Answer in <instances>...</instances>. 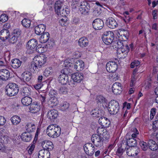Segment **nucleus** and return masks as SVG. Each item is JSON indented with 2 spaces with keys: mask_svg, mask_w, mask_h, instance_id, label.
I'll return each mask as SVG.
<instances>
[{
  "mask_svg": "<svg viewBox=\"0 0 158 158\" xmlns=\"http://www.w3.org/2000/svg\"><path fill=\"white\" fill-rule=\"evenodd\" d=\"M10 35L9 31L6 29H3L0 32V38L5 40L7 39Z\"/></svg>",
  "mask_w": 158,
  "mask_h": 158,
  "instance_id": "obj_29",
  "label": "nucleus"
},
{
  "mask_svg": "<svg viewBox=\"0 0 158 158\" xmlns=\"http://www.w3.org/2000/svg\"><path fill=\"white\" fill-rule=\"evenodd\" d=\"M41 145L44 149L51 150L53 148V144L50 141L46 140L43 141Z\"/></svg>",
  "mask_w": 158,
  "mask_h": 158,
  "instance_id": "obj_23",
  "label": "nucleus"
},
{
  "mask_svg": "<svg viewBox=\"0 0 158 158\" xmlns=\"http://www.w3.org/2000/svg\"><path fill=\"white\" fill-rule=\"evenodd\" d=\"M18 86L14 83H10L6 86L5 92L9 96H13L16 95L19 92Z\"/></svg>",
  "mask_w": 158,
  "mask_h": 158,
  "instance_id": "obj_2",
  "label": "nucleus"
},
{
  "mask_svg": "<svg viewBox=\"0 0 158 158\" xmlns=\"http://www.w3.org/2000/svg\"><path fill=\"white\" fill-rule=\"evenodd\" d=\"M92 25L95 30H99L102 28L104 26V23L102 19H97L93 21Z\"/></svg>",
  "mask_w": 158,
  "mask_h": 158,
  "instance_id": "obj_12",
  "label": "nucleus"
},
{
  "mask_svg": "<svg viewBox=\"0 0 158 158\" xmlns=\"http://www.w3.org/2000/svg\"><path fill=\"white\" fill-rule=\"evenodd\" d=\"M116 36L117 37H118L119 40L125 41L128 39V33L124 30L120 29L118 31Z\"/></svg>",
  "mask_w": 158,
  "mask_h": 158,
  "instance_id": "obj_11",
  "label": "nucleus"
},
{
  "mask_svg": "<svg viewBox=\"0 0 158 158\" xmlns=\"http://www.w3.org/2000/svg\"><path fill=\"white\" fill-rule=\"evenodd\" d=\"M37 41L35 39H32L28 41L27 43L26 47L28 50H31L32 51L37 45Z\"/></svg>",
  "mask_w": 158,
  "mask_h": 158,
  "instance_id": "obj_13",
  "label": "nucleus"
},
{
  "mask_svg": "<svg viewBox=\"0 0 158 158\" xmlns=\"http://www.w3.org/2000/svg\"><path fill=\"white\" fill-rule=\"evenodd\" d=\"M32 99L30 97L27 96L24 97L21 100L22 104L26 106L30 105L32 102Z\"/></svg>",
  "mask_w": 158,
  "mask_h": 158,
  "instance_id": "obj_40",
  "label": "nucleus"
},
{
  "mask_svg": "<svg viewBox=\"0 0 158 158\" xmlns=\"http://www.w3.org/2000/svg\"><path fill=\"white\" fill-rule=\"evenodd\" d=\"M135 133H133L131 135V138H133L134 139L136 138L139 134V131L136 128H135L134 130Z\"/></svg>",
  "mask_w": 158,
  "mask_h": 158,
  "instance_id": "obj_62",
  "label": "nucleus"
},
{
  "mask_svg": "<svg viewBox=\"0 0 158 158\" xmlns=\"http://www.w3.org/2000/svg\"><path fill=\"white\" fill-rule=\"evenodd\" d=\"M21 120L20 117L16 115L13 116L10 118L11 123L14 125H16L18 124L21 122Z\"/></svg>",
  "mask_w": 158,
  "mask_h": 158,
  "instance_id": "obj_37",
  "label": "nucleus"
},
{
  "mask_svg": "<svg viewBox=\"0 0 158 158\" xmlns=\"http://www.w3.org/2000/svg\"><path fill=\"white\" fill-rule=\"evenodd\" d=\"M35 147L34 144H32L31 146L29 147L28 152L29 154H31Z\"/></svg>",
  "mask_w": 158,
  "mask_h": 158,
  "instance_id": "obj_64",
  "label": "nucleus"
},
{
  "mask_svg": "<svg viewBox=\"0 0 158 158\" xmlns=\"http://www.w3.org/2000/svg\"><path fill=\"white\" fill-rule=\"evenodd\" d=\"M22 62L18 59H12L11 62V66L14 69H17L20 67Z\"/></svg>",
  "mask_w": 158,
  "mask_h": 158,
  "instance_id": "obj_31",
  "label": "nucleus"
},
{
  "mask_svg": "<svg viewBox=\"0 0 158 158\" xmlns=\"http://www.w3.org/2000/svg\"><path fill=\"white\" fill-rule=\"evenodd\" d=\"M67 22V18L66 16L63 17L60 20H59L60 24L62 26H66L67 24L66 23Z\"/></svg>",
  "mask_w": 158,
  "mask_h": 158,
  "instance_id": "obj_48",
  "label": "nucleus"
},
{
  "mask_svg": "<svg viewBox=\"0 0 158 158\" xmlns=\"http://www.w3.org/2000/svg\"><path fill=\"white\" fill-rule=\"evenodd\" d=\"M130 48L128 45L125 43L121 49L117 50L118 57L119 58H124L126 56L127 54L129 52Z\"/></svg>",
  "mask_w": 158,
  "mask_h": 158,
  "instance_id": "obj_7",
  "label": "nucleus"
},
{
  "mask_svg": "<svg viewBox=\"0 0 158 158\" xmlns=\"http://www.w3.org/2000/svg\"><path fill=\"white\" fill-rule=\"evenodd\" d=\"M106 69L108 72L114 73L117 69V64L114 61H109L106 64Z\"/></svg>",
  "mask_w": 158,
  "mask_h": 158,
  "instance_id": "obj_10",
  "label": "nucleus"
},
{
  "mask_svg": "<svg viewBox=\"0 0 158 158\" xmlns=\"http://www.w3.org/2000/svg\"><path fill=\"white\" fill-rule=\"evenodd\" d=\"M106 24L109 27L112 29L115 28L118 25L116 21L112 17L109 18L106 20Z\"/></svg>",
  "mask_w": 158,
  "mask_h": 158,
  "instance_id": "obj_20",
  "label": "nucleus"
},
{
  "mask_svg": "<svg viewBox=\"0 0 158 158\" xmlns=\"http://www.w3.org/2000/svg\"><path fill=\"white\" fill-rule=\"evenodd\" d=\"M42 66L38 63L37 62L34 60V61L32 62L31 66V69L32 71L35 73H38L41 70Z\"/></svg>",
  "mask_w": 158,
  "mask_h": 158,
  "instance_id": "obj_16",
  "label": "nucleus"
},
{
  "mask_svg": "<svg viewBox=\"0 0 158 158\" xmlns=\"http://www.w3.org/2000/svg\"><path fill=\"white\" fill-rule=\"evenodd\" d=\"M96 101L98 103L104 104L106 102V99L103 96L99 95L97 96L96 98Z\"/></svg>",
  "mask_w": 158,
  "mask_h": 158,
  "instance_id": "obj_45",
  "label": "nucleus"
},
{
  "mask_svg": "<svg viewBox=\"0 0 158 158\" xmlns=\"http://www.w3.org/2000/svg\"><path fill=\"white\" fill-rule=\"evenodd\" d=\"M84 149L86 154L89 156L93 155L95 151V147L90 143H87L84 145Z\"/></svg>",
  "mask_w": 158,
  "mask_h": 158,
  "instance_id": "obj_9",
  "label": "nucleus"
},
{
  "mask_svg": "<svg viewBox=\"0 0 158 158\" xmlns=\"http://www.w3.org/2000/svg\"><path fill=\"white\" fill-rule=\"evenodd\" d=\"M148 146L152 150L155 151L157 150V145L156 142L152 139H150L148 141Z\"/></svg>",
  "mask_w": 158,
  "mask_h": 158,
  "instance_id": "obj_38",
  "label": "nucleus"
},
{
  "mask_svg": "<svg viewBox=\"0 0 158 158\" xmlns=\"http://www.w3.org/2000/svg\"><path fill=\"white\" fill-rule=\"evenodd\" d=\"M112 90L114 94L117 95L121 93L122 87L121 84L118 82L114 83L112 87Z\"/></svg>",
  "mask_w": 158,
  "mask_h": 158,
  "instance_id": "obj_15",
  "label": "nucleus"
},
{
  "mask_svg": "<svg viewBox=\"0 0 158 158\" xmlns=\"http://www.w3.org/2000/svg\"><path fill=\"white\" fill-rule=\"evenodd\" d=\"M8 19V16L5 14H3L0 16V21L2 23L7 21Z\"/></svg>",
  "mask_w": 158,
  "mask_h": 158,
  "instance_id": "obj_49",
  "label": "nucleus"
},
{
  "mask_svg": "<svg viewBox=\"0 0 158 158\" xmlns=\"http://www.w3.org/2000/svg\"><path fill=\"white\" fill-rule=\"evenodd\" d=\"M38 156L39 158H49L50 153L48 150L42 149L39 151Z\"/></svg>",
  "mask_w": 158,
  "mask_h": 158,
  "instance_id": "obj_26",
  "label": "nucleus"
},
{
  "mask_svg": "<svg viewBox=\"0 0 158 158\" xmlns=\"http://www.w3.org/2000/svg\"><path fill=\"white\" fill-rule=\"evenodd\" d=\"M104 138L98 135L94 134L92 135L91 140L95 146L100 147L103 145V139Z\"/></svg>",
  "mask_w": 158,
  "mask_h": 158,
  "instance_id": "obj_8",
  "label": "nucleus"
},
{
  "mask_svg": "<svg viewBox=\"0 0 158 158\" xmlns=\"http://www.w3.org/2000/svg\"><path fill=\"white\" fill-rule=\"evenodd\" d=\"M98 123L100 125L105 128L108 127L110 123V120L105 117H100L98 119Z\"/></svg>",
  "mask_w": 158,
  "mask_h": 158,
  "instance_id": "obj_21",
  "label": "nucleus"
},
{
  "mask_svg": "<svg viewBox=\"0 0 158 158\" xmlns=\"http://www.w3.org/2000/svg\"><path fill=\"white\" fill-rule=\"evenodd\" d=\"M80 3V2L79 0H73V3L72 5L74 8H77L78 7Z\"/></svg>",
  "mask_w": 158,
  "mask_h": 158,
  "instance_id": "obj_54",
  "label": "nucleus"
},
{
  "mask_svg": "<svg viewBox=\"0 0 158 158\" xmlns=\"http://www.w3.org/2000/svg\"><path fill=\"white\" fill-rule=\"evenodd\" d=\"M119 109V105L117 101L113 100L109 102L108 110L110 114H116L118 112Z\"/></svg>",
  "mask_w": 158,
  "mask_h": 158,
  "instance_id": "obj_3",
  "label": "nucleus"
},
{
  "mask_svg": "<svg viewBox=\"0 0 158 158\" xmlns=\"http://www.w3.org/2000/svg\"><path fill=\"white\" fill-rule=\"evenodd\" d=\"M31 23L30 20L27 18L24 19L21 22L23 26L26 28H28L30 27Z\"/></svg>",
  "mask_w": 158,
  "mask_h": 158,
  "instance_id": "obj_44",
  "label": "nucleus"
},
{
  "mask_svg": "<svg viewBox=\"0 0 158 158\" xmlns=\"http://www.w3.org/2000/svg\"><path fill=\"white\" fill-rule=\"evenodd\" d=\"M97 132L99 135H102L105 139L107 140L109 139V135L106 129L104 127H98L97 130Z\"/></svg>",
  "mask_w": 158,
  "mask_h": 158,
  "instance_id": "obj_14",
  "label": "nucleus"
},
{
  "mask_svg": "<svg viewBox=\"0 0 158 158\" xmlns=\"http://www.w3.org/2000/svg\"><path fill=\"white\" fill-rule=\"evenodd\" d=\"M68 76L65 73L60 75L58 77L59 81L62 84H65L68 81Z\"/></svg>",
  "mask_w": 158,
  "mask_h": 158,
  "instance_id": "obj_33",
  "label": "nucleus"
},
{
  "mask_svg": "<svg viewBox=\"0 0 158 158\" xmlns=\"http://www.w3.org/2000/svg\"><path fill=\"white\" fill-rule=\"evenodd\" d=\"M139 145L142 148L143 151L146 150L148 148V144L144 141H141L139 143Z\"/></svg>",
  "mask_w": 158,
  "mask_h": 158,
  "instance_id": "obj_47",
  "label": "nucleus"
},
{
  "mask_svg": "<svg viewBox=\"0 0 158 158\" xmlns=\"http://www.w3.org/2000/svg\"><path fill=\"white\" fill-rule=\"evenodd\" d=\"M124 15L125 16L126 19H124V21L126 23H128L130 20V18L128 17H126L125 15H128L129 13L128 11H125L123 13Z\"/></svg>",
  "mask_w": 158,
  "mask_h": 158,
  "instance_id": "obj_63",
  "label": "nucleus"
},
{
  "mask_svg": "<svg viewBox=\"0 0 158 158\" xmlns=\"http://www.w3.org/2000/svg\"><path fill=\"white\" fill-rule=\"evenodd\" d=\"M18 39V38L17 37L14 36L12 34L10 37L9 40V42L12 44H14L17 42Z\"/></svg>",
  "mask_w": 158,
  "mask_h": 158,
  "instance_id": "obj_51",
  "label": "nucleus"
},
{
  "mask_svg": "<svg viewBox=\"0 0 158 158\" xmlns=\"http://www.w3.org/2000/svg\"><path fill=\"white\" fill-rule=\"evenodd\" d=\"M87 3L83 0L80 1V3L78 6V8L79 11L82 14H85L88 12V8L87 7Z\"/></svg>",
  "mask_w": 158,
  "mask_h": 158,
  "instance_id": "obj_17",
  "label": "nucleus"
},
{
  "mask_svg": "<svg viewBox=\"0 0 158 158\" xmlns=\"http://www.w3.org/2000/svg\"><path fill=\"white\" fill-rule=\"evenodd\" d=\"M22 76L24 81H28L31 78V73L29 72H24L22 73Z\"/></svg>",
  "mask_w": 158,
  "mask_h": 158,
  "instance_id": "obj_35",
  "label": "nucleus"
},
{
  "mask_svg": "<svg viewBox=\"0 0 158 158\" xmlns=\"http://www.w3.org/2000/svg\"><path fill=\"white\" fill-rule=\"evenodd\" d=\"M40 106L37 104H32L31 105L29 110L32 113H36L38 112L40 109Z\"/></svg>",
  "mask_w": 158,
  "mask_h": 158,
  "instance_id": "obj_32",
  "label": "nucleus"
},
{
  "mask_svg": "<svg viewBox=\"0 0 158 158\" xmlns=\"http://www.w3.org/2000/svg\"><path fill=\"white\" fill-rule=\"evenodd\" d=\"M0 151L2 152L6 153L8 152L7 147L0 143Z\"/></svg>",
  "mask_w": 158,
  "mask_h": 158,
  "instance_id": "obj_59",
  "label": "nucleus"
},
{
  "mask_svg": "<svg viewBox=\"0 0 158 158\" xmlns=\"http://www.w3.org/2000/svg\"><path fill=\"white\" fill-rule=\"evenodd\" d=\"M36 128L35 125L32 123H28L26 127V128L28 132L33 131Z\"/></svg>",
  "mask_w": 158,
  "mask_h": 158,
  "instance_id": "obj_41",
  "label": "nucleus"
},
{
  "mask_svg": "<svg viewBox=\"0 0 158 158\" xmlns=\"http://www.w3.org/2000/svg\"><path fill=\"white\" fill-rule=\"evenodd\" d=\"M45 29V25L43 24H39L35 27V33L37 35H41L44 31Z\"/></svg>",
  "mask_w": 158,
  "mask_h": 158,
  "instance_id": "obj_25",
  "label": "nucleus"
},
{
  "mask_svg": "<svg viewBox=\"0 0 158 158\" xmlns=\"http://www.w3.org/2000/svg\"><path fill=\"white\" fill-rule=\"evenodd\" d=\"M6 120L5 118L2 116H0V126H3L5 124Z\"/></svg>",
  "mask_w": 158,
  "mask_h": 158,
  "instance_id": "obj_61",
  "label": "nucleus"
},
{
  "mask_svg": "<svg viewBox=\"0 0 158 158\" xmlns=\"http://www.w3.org/2000/svg\"><path fill=\"white\" fill-rule=\"evenodd\" d=\"M68 89L65 86L60 87L59 89V93L61 94H66L67 93Z\"/></svg>",
  "mask_w": 158,
  "mask_h": 158,
  "instance_id": "obj_50",
  "label": "nucleus"
},
{
  "mask_svg": "<svg viewBox=\"0 0 158 158\" xmlns=\"http://www.w3.org/2000/svg\"><path fill=\"white\" fill-rule=\"evenodd\" d=\"M49 94L51 97H54L57 94V92L56 90L51 89L50 90Z\"/></svg>",
  "mask_w": 158,
  "mask_h": 158,
  "instance_id": "obj_60",
  "label": "nucleus"
},
{
  "mask_svg": "<svg viewBox=\"0 0 158 158\" xmlns=\"http://www.w3.org/2000/svg\"><path fill=\"white\" fill-rule=\"evenodd\" d=\"M156 113V109L153 108L151 109L150 111V118L152 120Z\"/></svg>",
  "mask_w": 158,
  "mask_h": 158,
  "instance_id": "obj_52",
  "label": "nucleus"
},
{
  "mask_svg": "<svg viewBox=\"0 0 158 158\" xmlns=\"http://www.w3.org/2000/svg\"><path fill=\"white\" fill-rule=\"evenodd\" d=\"M49 38V33L48 32H45L40 37V41L41 43H44L48 41Z\"/></svg>",
  "mask_w": 158,
  "mask_h": 158,
  "instance_id": "obj_34",
  "label": "nucleus"
},
{
  "mask_svg": "<svg viewBox=\"0 0 158 158\" xmlns=\"http://www.w3.org/2000/svg\"><path fill=\"white\" fill-rule=\"evenodd\" d=\"M22 94L25 96H28L30 95L31 93L30 88L28 87H24L22 91Z\"/></svg>",
  "mask_w": 158,
  "mask_h": 158,
  "instance_id": "obj_42",
  "label": "nucleus"
},
{
  "mask_svg": "<svg viewBox=\"0 0 158 158\" xmlns=\"http://www.w3.org/2000/svg\"><path fill=\"white\" fill-rule=\"evenodd\" d=\"M21 138L23 141L29 142L31 140V135L29 132H24L22 134Z\"/></svg>",
  "mask_w": 158,
  "mask_h": 158,
  "instance_id": "obj_30",
  "label": "nucleus"
},
{
  "mask_svg": "<svg viewBox=\"0 0 158 158\" xmlns=\"http://www.w3.org/2000/svg\"><path fill=\"white\" fill-rule=\"evenodd\" d=\"M114 38V33L111 31L105 32L102 37L104 43L107 45H109L112 43Z\"/></svg>",
  "mask_w": 158,
  "mask_h": 158,
  "instance_id": "obj_6",
  "label": "nucleus"
},
{
  "mask_svg": "<svg viewBox=\"0 0 158 158\" xmlns=\"http://www.w3.org/2000/svg\"><path fill=\"white\" fill-rule=\"evenodd\" d=\"M84 63L81 60H77L74 64V68L77 71H81L84 68Z\"/></svg>",
  "mask_w": 158,
  "mask_h": 158,
  "instance_id": "obj_24",
  "label": "nucleus"
},
{
  "mask_svg": "<svg viewBox=\"0 0 158 158\" xmlns=\"http://www.w3.org/2000/svg\"><path fill=\"white\" fill-rule=\"evenodd\" d=\"M0 139L1 142L4 143L6 144L10 142L9 138L6 135H2L1 136Z\"/></svg>",
  "mask_w": 158,
  "mask_h": 158,
  "instance_id": "obj_46",
  "label": "nucleus"
},
{
  "mask_svg": "<svg viewBox=\"0 0 158 158\" xmlns=\"http://www.w3.org/2000/svg\"><path fill=\"white\" fill-rule=\"evenodd\" d=\"M12 34L14 36L18 38L20 35L21 31L18 29H15L14 30Z\"/></svg>",
  "mask_w": 158,
  "mask_h": 158,
  "instance_id": "obj_55",
  "label": "nucleus"
},
{
  "mask_svg": "<svg viewBox=\"0 0 158 158\" xmlns=\"http://www.w3.org/2000/svg\"><path fill=\"white\" fill-rule=\"evenodd\" d=\"M127 143L130 147H133L136 145L137 141L136 140L133 138H129L127 139Z\"/></svg>",
  "mask_w": 158,
  "mask_h": 158,
  "instance_id": "obj_39",
  "label": "nucleus"
},
{
  "mask_svg": "<svg viewBox=\"0 0 158 158\" xmlns=\"http://www.w3.org/2000/svg\"><path fill=\"white\" fill-rule=\"evenodd\" d=\"M140 151L139 149L137 147H129L127 148V153L129 156H135Z\"/></svg>",
  "mask_w": 158,
  "mask_h": 158,
  "instance_id": "obj_18",
  "label": "nucleus"
},
{
  "mask_svg": "<svg viewBox=\"0 0 158 158\" xmlns=\"http://www.w3.org/2000/svg\"><path fill=\"white\" fill-rule=\"evenodd\" d=\"M52 71V70L50 68H47L44 70V75L46 77L48 76L51 74Z\"/></svg>",
  "mask_w": 158,
  "mask_h": 158,
  "instance_id": "obj_53",
  "label": "nucleus"
},
{
  "mask_svg": "<svg viewBox=\"0 0 158 158\" xmlns=\"http://www.w3.org/2000/svg\"><path fill=\"white\" fill-rule=\"evenodd\" d=\"M89 41L86 37H82L80 38L78 41V44L81 48L87 47L89 44Z\"/></svg>",
  "mask_w": 158,
  "mask_h": 158,
  "instance_id": "obj_28",
  "label": "nucleus"
},
{
  "mask_svg": "<svg viewBox=\"0 0 158 158\" xmlns=\"http://www.w3.org/2000/svg\"><path fill=\"white\" fill-rule=\"evenodd\" d=\"M72 81H71L69 85L73 86L76 85L77 83H80L83 79V76L81 73H76L72 75Z\"/></svg>",
  "mask_w": 158,
  "mask_h": 158,
  "instance_id": "obj_4",
  "label": "nucleus"
},
{
  "mask_svg": "<svg viewBox=\"0 0 158 158\" xmlns=\"http://www.w3.org/2000/svg\"><path fill=\"white\" fill-rule=\"evenodd\" d=\"M125 41H123L122 40H119V39L118 40H116L114 43V45L115 47V48H117V49H121L123 44H125Z\"/></svg>",
  "mask_w": 158,
  "mask_h": 158,
  "instance_id": "obj_43",
  "label": "nucleus"
},
{
  "mask_svg": "<svg viewBox=\"0 0 158 158\" xmlns=\"http://www.w3.org/2000/svg\"><path fill=\"white\" fill-rule=\"evenodd\" d=\"M58 111L57 110L53 109L48 112L47 114V117L51 120L56 119L58 116Z\"/></svg>",
  "mask_w": 158,
  "mask_h": 158,
  "instance_id": "obj_27",
  "label": "nucleus"
},
{
  "mask_svg": "<svg viewBox=\"0 0 158 158\" xmlns=\"http://www.w3.org/2000/svg\"><path fill=\"white\" fill-rule=\"evenodd\" d=\"M70 106V104L66 101H63L60 105V110L62 111L67 110Z\"/></svg>",
  "mask_w": 158,
  "mask_h": 158,
  "instance_id": "obj_36",
  "label": "nucleus"
},
{
  "mask_svg": "<svg viewBox=\"0 0 158 158\" xmlns=\"http://www.w3.org/2000/svg\"><path fill=\"white\" fill-rule=\"evenodd\" d=\"M0 77L2 80L6 81L10 77L9 71L6 69H2L0 71Z\"/></svg>",
  "mask_w": 158,
  "mask_h": 158,
  "instance_id": "obj_22",
  "label": "nucleus"
},
{
  "mask_svg": "<svg viewBox=\"0 0 158 158\" xmlns=\"http://www.w3.org/2000/svg\"><path fill=\"white\" fill-rule=\"evenodd\" d=\"M61 132L60 128L54 124L49 125L46 129V133L48 136L52 138L58 137Z\"/></svg>",
  "mask_w": 158,
  "mask_h": 158,
  "instance_id": "obj_1",
  "label": "nucleus"
},
{
  "mask_svg": "<svg viewBox=\"0 0 158 158\" xmlns=\"http://www.w3.org/2000/svg\"><path fill=\"white\" fill-rule=\"evenodd\" d=\"M136 77L132 76L130 85L131 87L134 86L136 81Z\"/></svg>",
  "mask_w": 158,
  "mask_h": 158,
  "instance_id": "obj_58",
  "label": "nucleus"
},
{
  "mask_svg": "<svg viewBox=\"0 0 158 158\" xmlns=\"http://www.w3.org/2000/svg\"><path fill=\"white\" fill-rule=\"evenodd\" d=\"M131 108V105L130 103H127L126 102H124L123 103V109L126 110L127 109H129Z\"/></svg>",
  "mask_w": 158,
  "mask_h": 158,
  "instance_id": "obj_57",
  "label": "nucleus"
},
{
  "mask_svg": "<svg viewBox=\"0 0 158 158\" xmlns=\"http://www.w3.org/2000/svg\"><path fill=\"white\" fill-rule=\"evenodd\" d=\"M140 64V62L138 60H134L131 64V68H133L135 67H137Z\"/></svg>",
  "mask_w": 158,
  "mask_h": 158,
  "instance_id": "obj_56",
  "label": "nucleus"
},
{
  "mask_svg": "<svg viewBox=\"0 0 158 158\" xmlns=\"http://www.w3.org/2000/svg\"><path fill=\"white\" fill-rule=\"evenodd\" d=\"M63 3L60 1H56L55 5V10L56 13L58 15L63 17L66 16L67 14L66 10L62 7Z\"/></svg>",
  "mask_w": 158,
  "mask_h": 158,
  "instance_id": "obj_5",
  "label": "nucleus"
},
{
  "mask_svg": "<svg viewBox=\"0 0 158 158\" xmlns=\"http://www.w3.org/2000/svg\"><path fill=\"white\" fill-rule=\"evenodd\" d=\"M34 60L42 66L46 62V57L44 54H41L39 56H36Z\"/></svg>",
  "mask_w": 158,
  "mask_h": 158,
  "instance_id": "obj_19",
  "label": "nucleus"
}]
</instances>
